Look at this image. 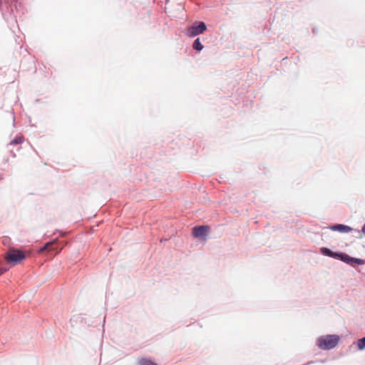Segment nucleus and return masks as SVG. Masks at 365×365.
I'll return each mask as SVG.
<instances>
[{
	"label": "nucleus",
	"mask_w": 365,
	"mask_h": 365,
	"mask_svg": "<svg viewBox=\"0 0 365 365\" xmlns=\"http://www.w3.org/2000/svg\"><path fill=\"white\" fill-rule=\"evenodd\" d=\"M2 179H3V176L0 175V180H2Z\"/></svg>",
	"instance_id": "obj_15"
},
{
	"label": "nucleus",
	"mask_w": 365,
	"mask_h": 365,
	"mask_svg": "<svg viewBox=\"0 0 365 365\" xmlns=\"http://www.w3.org/2000/svg\"><path fill=\"white\" fill-rule=\"evenodd\" d=\"M336 258L340 259L341 261L346 262L352 266H355L356 264H364V260L357 258H353L344 253H338Z\"/></svg>",
	"instance_id": "obj_4"
},
{
	"label": "nucleus",
	"mask_w": 365,
	"mask_h": 365,
	"mask_svg": "<svg viewBox=\"0 0 365 365\" xmlns=\"http://www.w3.org/2000/svg\"><path fill=\"white\" fill-rule=\"evenodd\" d=\"M24 138L23 135H19L16 136L15 138L9 143V145L14 146L16 145H20L24 142Z\"/></svg>",
	"instance_id": "obj_8"
},
{
	"label": "nucleus",
	"mask_w": 365,
	"mask_h": 365,
	"mask_svg": "<svg viewBox=\"0 0 365 365\" xmlns=\"http://www.w3.org/2000/svg\"><path fill=\"white\" fill-rule=\"evenodd\" d=\"M192 46H193L194 49L199 51L202 50V48H203V46L201 43V42L200 41L199 38L195 39V41L193 43Z\"/></svg>",
	"instance_id": "obj_11"
},
{
	"label": "nucleus",
	"mask_w": 365,
	"mask_h": 365,
	"mask_svg": "<svg viewBox=\"0 0 365 365\" xmlns=\"http://www.w3.org/2000/svg\"><path fill=\"white\" fill-rule=\"evenodd\" d=\"M340 340L336 334H328L322 336L317 339V344L322 350H329L337 346Z\"/></svg>",
	"instance_id": "obj_1"
},
{
	"label": "nucleus",
	"mask_w": 365,
	"mask_h": 365,
	"mask_svg": "<svg viewBox=\"0 0 365 365\" xmlns=\"http://www.w3.org/2000/svg\"><path fill=\"white\" fill-rule=\"evenodd\" d=\"M207 29L205 24L202 21L195 22L192 26L186 31V34L189 37H194L202 34Z\"/></svg>",
	"instance_id": "obj_3"
},
{
	"label": "nucleus",
	"mask_w": 365,
	"mask_h": 365,
	"mask_svg": "<svg viewBox=\"0 0 365 365\" xmlns=\"http://www.w3.org/2000/svg\"><path fill=\"white\" fill-rule=\"evenodd\" d=\"M331 230L340 232H349L352 230V228L344 225H335L331 227Z\"/></svg>",
	"instance_id": "obj_7"
},
{
	"label": "nucleus",
	"mask_w": 365,
	"mask_h": 365,
	"mask_svg": "<svg viewBox=\"0 0 365 365\" xmlns=\"http://www.w3.org/2000/svg\"><path fill=\"white\" fill-rule=\"evenodd\" d=\"M138 363L140 365H158L150 359L142 358L139 359Z\"/></svg>",
	"instance_id": "obj_10"
},
{
	"label": "nucleus",
	"mask_w": 365,
	"mask_h": 365,
	"mask_svg": "<svg viewBox=\"0 0 365 365\" xmlns=\"http://www.w3.org/2000/svg\"><path fill=\"white\" fill-rule=\"evenodd\" d=\"M357 347L359 350L365 349V336L357 341Z\"/></svg>",
	"instance_id": "obj_12"
},
{
	"label": "nucleus",
	"mask_w": 365,
	"mask_h": 365,
	"mask_svg": "<svg viewBox=\"0 0 365 365\" xmlns=\"http://www.w3.org/2000/svg\"><path fill=\"white\" fill-rule=\"evenodd\" d=\"M209 230L210 227L207 225L197 226L192 229V235L197 238L205 239Z\"/></svg>",
	"instance_id": "obj_5"
},
{
	"label": "nucleus",
	"mask_w": 365,
	"mask_h": 365,
	"mask_svg": "<svg viewBox=\"0 0 365 365\" xmlns=\"http://www.w3.org/2000/svg\"><path fill=\"white\" fill-rule=\"evenodd\" d=\"M56 243V240L47 242L43 247L39 250V252L42 253L45 251L52 252L57 250V248L55 247Z\"/></svg>",
	"instance_id": "obj_6"
},
{
	"label": "nucleus",
	"mask_w": 365,
	"mask_h": 365,
	"mask_svg": "<svg viewBox=\"0 0 365 365\" xmlns=\"http://www.w3.org/2000/svg\"><path fill=\"white\" fill-rule=\"evenodd\" d=\"M321 252L324 255H327V256H329V257H334V258H336V256L338 255V253L333 252L331 250H330L329 249H328L327 247L322 248L321 249Z\"/></svg>",
	"instance_id": "obj_9"
},
{
	"label": "nucleus",
	"mask_w": 365,
	"mask_h": 365,
	"mask_svg": "<svg viewBox=\"0 0 365 365\" xmlns=\"http://www.w3.org/2000/svg\"><path fill=\"white\" fill-rule=\"evenodd\" d=\"M361 232L365 235V224L364 225V226L362 227Z\"/></svg>",
	"instance_id": "obj_14"
},
{
	"label": "nucleus",
	"mask_w": 365,
	"mask_h": 365,
	"mask_svg": "<svg viewBox=\"0 0 365 365\" xmlns=\"http://www.w3.org/2000/svg\"><path fill=\"white\" fill-rule=\"evenodd\" d=\"M6 268H1L0 269V275L2 274L3 273H4L5 272H6Z\"/></svg>",
	"instance_id": "obj_13"
},
{
	"label": "nucleus",
	"mask_w": 365,
	"mask_h": 365,
	"mask_svg": "<svg viewBox=\"0 0 365 365\" xmlns=\"http://www.w3.org/2000/svg\"><path fill=\"white\" fill-rule=\"evenodd\" d=\"M25 258L26 255L24 252L16 249H10L5 254V259L6 260V262H11L14 264L20 263Z\"/></svg>",
	"instance_id": "obj_2"
}]
</instances>
